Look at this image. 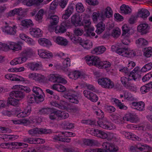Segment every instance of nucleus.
I'll use <instances>...</instances> for the list:
<instances>
[{
	"label": "nucleus",
	"mask_w": 152,
	"mask_h": 152,
	"mask_svg": "<svg viewBox=\"0 0 152 152\" xmlns=\"http://www.w3.org/2000/svg\"><path fill=\"white\" fill-rule=\"evenodd\" d=\"M10 96H14L16 98H23L25 96V94L23 92L20 91H13L10 94Z\"/></svg>",
	"instance_id": "20"
},
{
	"label": "nucleus",
	"mask_w": 152,
	"mask_h": 152,
	"mask_svg": "<svg viewBox=\"0 0 152 152\" xmlns=\"http://www.w3.org/2000/svg\"><path fill=\"white\" fill-rule=\"evenodd\" d=\"M8 48L7 50V51L9 49L13 50L14 52L18 51L21 50L22 47L21 46L18 44L15 43L14 42H11L9 45H7Z\"/></svg>",
	"instance_id": "15"
},
{
	"label": "nucleus",
	"mask_w": 152,
	"mask_h": 152,
	"mask_svg": "<svg viewBox=\"0 0 152 152\" xmlns=\"http://www.w3.org/2000/svg\"><path fill=\"white\" fill-rule=\"evenodd\" d=\"M101 12V20H105L106 18H110L113 15L112 10L109 7H107L104 11L103 10Z\"/></svg>",
	"instance_id": "9"
},
{
	"label": "nucleus",
	"mask_w": 152,
	"mask_h": 152,
	"mask_svg": "<svg viewBox=\"0 0 152 152\" xmlns=\"http://www.w3.org/2000/svg\"><path fill=\"white\" fill-rule=\"evenodd\" d=\"M29 68L33 71H37L39 69L40 65L38 63H29L28 64Z\"/></svg>",
	"instance_id": "37"
},
{
	"label": "nucleus",
	"mask_w": 152,
	"mask_h": 152,
	"mask_svg": "<svg viewBox=\"0 0 152 152\" xmlns=\"http://www.w3.org/2000/svg\"><path fill=\"white\" fill-rule=\"evenodd\" d=\"M144 55L146 57H150L152 56V48L148 47L144 48L143 50Z\"/></svg>",
	"instance_id": "31"
},
{
	"label": "nucleus",
	"mask_w": 152,
	"mask_h": 152,
	"mask_svg": "<svg viewBox=\"0 0 152 152\" xmlns=\"http://www.w3.org/2000/svg\"><path fill=\"white\" fill-rule=\"evenodd\" d=\"M142 147V145L140 143H138L136 145L131 146L130 148V149L133 152L138 151V150L141 151H142L143 149H145V147L143 148Z\"/></svg>",
	"instance_id": "30"
},
{
	"label": "nucleus",
	"mask_w": 152,
	"mask_h": 152,
	"mask_svg": "<svg viewBox=\"0 0 152 152\" xmlns=\"http://www.w3.org/2000/svg\"><path fill=\"white\" fill-rule=\"evenodd\" d=\"M34 0H24L23 3L24 5H26L28 6H31L33 5H35L34 1Z\"/></svg>",
	"instance_id": "57"
},
{
	"label": "nucleus",
	"mask_w": 152,
	"mask_h": 152,
	"mask_svg": "<svg viewBox=\"0 0 152 152\" xmlns=\"http://www.w3.org/2000/svg\"><path fill=\"white\" fill-rule=\"evenodd\" d=\"M98 125L101 127L105 129H111V123L106 118H99L97 121Z\"/></svg>",
	"instance_id": "8"
},
{
	"label": "nucleus",
	"mask_w": 152,
	"mask_h": 152,
	"mask_svg": "<svg viewBox=\"0 0 152 152\" xmlns=\"http://www.w3.org/2000/svg\"><path fill=\"white\" fill-rule=\"evenodd\" d=\"M58 113H57L58 118L57 120H60L65 119L68 118L69 116V114L67 112L63 111L58 110Z\"/></svg>",
	"instance_id": "21"
},
{
	"label": "nucleus",
	"mask_w": 152,
	"mask_h": 152,
	"mask_svg": "<svg viewBox=\"0 0 152 152\" xmlns=\"http://www.w3.org/2000/svg\"><path fill=\"white\" fill-rule=\"evenodd\" d=\"M150 14L149 12L147 10L142 9L139 11L137 16L145 19L147 18L150 15Z\"/></svg>",
	"instance_id": "19"
},
{
	"label": "nucleus",
	"mask_w": 152,
	"mask_h": 152,
	"mask_svg": "<svg viewBox=\"0 0 152 152\" xmlns=\"http://www.w3.org/2000/svg\"><path fill=\"white\" fill-rule=\"evenodd\" d=\"M115 51L116 53L119 55H121L123 56H125L126 53L128 52V48L118 47L117 48Z\"/></svg>",
	"instance_id": "28"
},
{
	"label": "nucleus",
	"mask_w": 152,
	"mask_h": 152,
	"mask_svg": "<svg viewBox=\"0 0 152 152\" xmlns=\"http://www.w3.org/2000/svg\"><path fill=\"white\" fill-rule=\"evenodd\" d=\"M82 17L79 14L73 15L71 17L72 23L75 26H81Z\"/></svg>",
	"instance_id": "10"
},
{
	"label": "nucleus",
	"mask_w": 152,
	"mask_h": 152,
	"mask_svg": "<svg viewBox=\"0 0 152 152\" xmlns=\"http://www.w3.org/2000/svg\"><path fill=\"white\" fill-rule=\"evenodd\" d=\"M83 33V30L81 28H76L74 31V33L77 36L81 35Z\"/></svg>",
	"instance_id": "59"
},
{
	"label": "nucleus",
	"mask_w": 152,
	"mask_h": 152,
	"mask_svg": "<svg viewBox=\"0 0 152 152\" xmlns=\"http://www.w3.org/2000/svg\"><path fill=\"white\" fill-rule=\"evenodd\" d=\"M38 54L40 57L43 58H49L53 56L51 53H48L45 51H43Z\"/></svg>",
	"instance_id": "33"
},
{
	"label": "nucleus",
	"mask_w": 152,
	"mask_h": 152,
	"mask_svg": "<svg viewBox=\"0 0 152 152\" xmlns=\"http://www.w3.org/2000/svg\"><path fill=\"white\" fill-rule=\"evenodd\" d=\"M86 2L89 5L94 6L98 5L99 3L97 0H86Z\"/></svg>",
	"instance_id": "60"
},
{
	"label": "nucleus",
	"mask_w": 152,
	"mask_h": 152,
	"mask_svg": "<svg viewBox=\"0 0 152 152\" xmlns=\"http://www.w3.org/2000/svg\"><path fill=\"white\" fill-rule=\"evenodd\" d=\"M8 98L7 103L14 106H17L18 104L19 100L14 98V96H12Z\"/></svg>",
	"instance_id": "29"
},
{
	"label": "nucleus",
	"mask_w": 152,
	"mask_h": 152,
	"mask_svg": "<svg viewBox=\"0 0 152 152\" xmlns=\"http://www.w3.org/2000/svg\"><path fill=\"white\" fill-rule=\"evenodd\" d=\"M27 101L29 103L32 104L36 102L35 95L32 94L27 96Z\"/></svg>",
	"instance_id": "45"
},
{
	"label": "nucleus",
	"mask_w": 152,
	"mask_h": 152,
	"mask_svg": "<svg viewBox=\"0 0 152 152\" xmlns=\"http://www.w3.org/2000/svg\"><path fill=\"white\" fill-rule=\"evenodd\" d=\"M145 140L148 142L152 141V136L151 134L148 132L145 133L143 135Z\"/></svg>",
	"instance_id": "53"
},
{
	"label": "nucleus",
	"mask_w": 152,
	"mask_h": 152,
	"mask_svg": "<svg viewBox=\"0 0 152 152\" xmlns=\"http://www.w3.org/2000/svg\"><path fill=\"white\" fill-rule=\"evenodd\" d=\"M66 98L68 99L69 101L72 103L77 104L78 103L77 97V95L71 94L69 93H65Z\"/></svg>",
	"instance_id": "13"
},
{
	"label": "nucleus",
	"mask_w": 152,
	"mask_h": 152,
	"mask_svg": "<svg viewBox=\"0 0 152 152\" xmlns=\"http://www.w3.org/2000/svg\"><path fill=\"white\" fill-rule=\"evenodd\" d=\"M81 26H84L85 29H86L88 28H89L91 23L90 21L89 20H83L81 21Z\"/></svg>",
	"instance_id": "52"
},
{
	"label": "nucleus",
	"mask_w": 152,
	"mask_h": 152,
	"mask_svg": "<svg viewBox=\"0 0 152 152\" xmlns=\"http://www.w3.org/2000/svg\"><path fill=\"white\" fill-rule=\"evenodd\" d=\"M71 26L69 20L63 21L60 25L56 26L54 30L56 34H62L66 31V29Z\"/></svg>",
	"instance_id": "3"
},
{
	"label": "nucleus",
	"mask_w": 152,
	"mask_h": 152,
	"mask_svg": "<svg viewBox=\"0 0 152 152\" xmlns=\"http://www.w3.org/2000/svg\"><path fill=\"white\" fill-rule=\"evenodd\" d=\"M101 12L100 13L99 12H94L92 15V18L93 20L95 21H97L98 18H100V19H101Z\"/></svg>",
	"instance_id": "48"
},
{
	"label": "nucleus",
	"mask_w": 152,
	"mask_h": 152,
	"mask_svg": "<svg viewBox=\"0 0 152 152\" xmlns=\"http://www.w3.org/2000/svg\"><path fill=\"white\" fill-rule=\"evenodd\" d=\"M32 91L33 92L36 94V95H39L40 94H43L42 91V89L39 87H34L33 88Z\"/></svg>",
	"instance_id": "55"
},
{
	"label": "nucleus",
	"mask_w": 152,
	"mask_h": 152,
	"mask_svg": "<svg viewBox=\"0 0 152 152\" xmlns=\"http://www.w3.org/2000/svg\"><path fill=\"white\" fill-rule=\"evenodd\" d=\"M120 9L122 12L126 14L131 12V9L128 6L123 4L120 7Z\"/></svg>",
	"instance_id": "26"
},
{
	"label": "nucleus",
	"mask_w": 152,
	"mask_h": 152,
	"mask_svg": "<svg viewBox=\"0 0 152 152\" xmlns=\"http://www.w3.org/2000/svg\"><path fill=\"white\" fill-rule=\"evenodd\" d=\"M58 110L53 109L52 110L49 116V118L52 120H57L58 116Z\"/></svg>",
	"instance_id": "27"
},
{
	"label": "nucleus",
	"mask_w": 152,
	"mask_h": 152,
	"mask_svg": "<svg viewBox=\"0 0 152 152\" xmlns=\"http://www.w3.org/2000/svg\"><path fill=\"white\" fill-rule=\"evenodd\" d=\"M133 80V78H128L124 77H121V81L124 86L126 88L130 90L134 88Z\"/></svg>",
	"instance_id": "6"
},
{
	"label": "nucleus",
	"mask_w": 152,
	"mask_h": 152,
	"mask_svg": "<svg viewBox=\"0 0 152 152\" xmlns=\"http://www.w3.org/2000/svg\"><path fill=\"white\" fill-rule=\"evenodd\" d=\"M33 54L32 50L29 49H26L24 50L20 53L21 56H22L24 58H26L28 57H30V56H31Z\"/></svg>",
	"instance_id": "25"
},
{
	"label": "nucleus",
	"mask_w": 152,
	"mask_h": 152,
	"mask_svg": "<svg viewBox=\"0 0 152 152\" xmlns=\"http://www.w3.org/2000/svg\"><path fill=\"white\" fill-rule=\"evenodd\" d=\"M38 42L40 45L44 46L51 45L50 42L48 39L45 38H40L39 39H38Z\"/></svg>",
	"instance_id": "34"
},
{
	"label": "nucleus",
	"mask_w": 152,
	"mask_h": 152,
	"mask_svg": "<svg viewBox=\"0 0 152 152\" xmlns=\"http://www.w3.org/2000/svg\"><path fill=\"white\" fill-rule=\"evenodd\" d=\"M66 107L68 111L70 112L75 113L79 110V109L77 107L70 104H68Z\"/></svg>",
	"instance_id": "40"
},
{
	"label": "nucleus",
	"mask_w": 152,
	"mask_h": 152,
	"mask_svg": "<svg viewBox=\"0 0 152 152\" xmlns=\"http://www.w3.org/2000/svg\"><path fill=\"white\" fill-rule=\"evenodd\" d=\"M145 104L142 102H140L138 103L137 107L135 109L139 111H142L144 110Z\"/></svg>",
	"instance_id": "54"
},
{
	"label": "nucleus",
	"mask_w": 152,
	"mask_h": 152,
	"mask_svg": "<svg viewBox=\"0 0 152 152\" xmlns=\"http://www.w3.org/2000/svg\"><path fill=\"white\" fill-rule=\"evenodd\" d=\"M52 109H53L49 107L42 108L38 113L40 114H50Z\"/></svg>",
	"instance_id": "38"
},
{
	"label": "nucleus",
	"mask_w": 152,
	"mask_h": 152,
	"mask_svg": "<svg viewBox=\"0 0 152 152\" xmlns=\"http://www.w3.org/2000/svg\"><path fill=\"white\" fill-rule=\"evenodd\" d=\"M30 34L34 37L39 38L42 36V32L38 28H32L30 29Z\"/></svg>",
	"instance_id": "14"
},
{
	"label": "nucleus",
	"mask_w": 152,
	"mask_h": 152,
	"mask_svg": "<svg viewBox=\"0 0 152 152\" xmlns=\"http://www.w3.org/2000/svg\"><path fill=\"white\" fill-rule=\"evenodd\" d=\"M136 55V53L134 51L128 50V52L126 53V56L125 57H134Z\"/></svg>",
	"instance_id": "64"
},
{
	"label": "nucleus",
	"mask_w": 152,
	"mask_h": 152,
	"mask_svg": "<svg viewBox=\"0 0 152 152\" xmlns=\"http://www.w3.org/2000/svg\"><path fill=\"white\" fill-rule=\"evenodd\" d=\"M52 88L60 92H64L66 91V88L64 86L59 84L53 85Z\"/></svg>",
	"instance_id": "24"
},
{
	"label": "nucleus",
	"mask_w": 152,
	"mask_h": 152,
	"mask_svg": "<svg viewBox=\"0 0 152 152\" xmlns=\"http://www.w3.org/2000/svg\"><path fill=\"white\" fill-rule=\"evenodd\" d=\"M125 120L128 121L133 122L135 121V118L134 115L131 114L126 115L125 118Z\"/></svg>",
	"instance_id": "50"
},
{
	"label": "nucleus",
	"mask_w": 152,
	"mask_h": 152,
	"mask_svg": "<svg viewBox=\"0 0 152 152\" xmlns=\"http://www.w3.org/2000/svg\"><path fill=\"white\" fill-rule=\"evenodd\" d=\"M85 144L89 146L95 145L97 143V141L93 140L87 139L84 142Z\"/></svg>",
	"instance_id": "47"
},
{
	"label": "nucleus",
	"mask_w": 152,
	"mask_h": 152,
	"mask_svg": "<svg viewBox=\"0 0 152 152\" xmlns=\"http://www.w3.org/2000/svg\"><path fill=\"white\" fill-rule=\"evenodd\" d=\"M98 84L104 88L107 89L112 88L114 87L113 82L110 79L107 77H102L98 79Z\"/></svg>",
	"instance_id": "2"
},
{
	"label": "nucleus",
	"mask_w": 152,
	"mask_h": 152,
	"mask_svg": "<svg viewBox=\"0 0 152 152\" xmlns=\"http://www.w3.org/2000/svg\"><path fill=\"white\" fill-rule=\"evenodd\" d=\"M152 68V63H149L145 64L142 68L141 71L142 72H145L147 71L150 70Z\"/></svg>",
	"instance_id": "46"
},
{
	"label": "nucleus",
	"mask_w": 152,
	"mask_h": 152,
	"mask_svg": "<svg viewBox=\"0 0 152 152\" xmlns=\"http://www.w3.org/2000/svg\"><path fill=\"white\" fill-rule=\"evenodd\" d=\"M70 78L76 80L81 76V74L79 71H75L72 73H70L68 75Z\"/></svg>",
	"instance_id": "32"
},
{
	"label": "nucleus",
	"mask_w": 152,
	"mask_h": 152,
	"mask_svg": "<svg viewBox=\"0 0 152 152\" xmlns=\"http://www.w3.org/2000/svg\"><path fill=\"white\" fill-rule=\"evenodd\" d=\"M97 29L96 32L98 34H100L105 29V24L103 23L102 21H101L97 25Z\"/></svg>",
	"instance_id": "23"
},
{
	"label": "nucleus",
	"mask_w": 152,
	"mask_h": 152,
	"mask_svg": "<svg viewBox=\"0 0 152 152\" xmlns=\"http://www.w3.org/2000/svg\"><path fill=\"white\" fill-rule=\"evenodd\" d=\"M73 10V7L72 5V4L69 5L68 6L65 11V13L62 16V19H65L64 21L67 20L66 19L69 18L70 16L72 13Z\"/></svg>",
	"instance_id": "12"
},
{
	"label": "nucleus",
	"mask_w": 152,
	"mask_h": 152,
	"mask_svg": "<svg viewBox=\"0 0 152 152\" xmlns=\"http://www.w3.org/2000/svg\"><path fill=\"white\" fill-rule=\"evenodd\" d=\"M44 95V94L43 95L41 94H40L39 95H36V96L35 95L36 102L37 103H38L39 102L43 101L44 100V97L43 96Z\"/></svg>",
	"instance_id": "51"
},
{
	"label": "nucleus",
	"mask_w": 152,
	"mask_h": 152,
	"mask_svg": "<svg viewBox=\"0 0 152 152\" xmlns=\"http://www.w3.org/2000/svg\"><path fill=\"white\" fill-rule=\"evenodd\" d=\"M15 88H18L21 90H23L25 91L26 93H28L31 90L28 87L20 85H16L14 87Z\"/></svg>",
	"instance_id": "43"
},
{
	"label": "nucleus",
	"mask_w": 152,
	"mask_h": 152,
	"mask_svg": "<svg viewBox=\"0 0 152 152\" xmlns=\"http://www.w3.org/2000/svg\"><path fill=\"white\" fill-rule=\"evenodd\" d=\"M50 129H38L35 128L31 129L28 131V134L32 136H34L37 134H48L52 133Z\"/></svg>",
	"instance_id": "7"
},
{
	"label": "nucleus",
	"mask_w": 152,
	"mask_h": 152,
	"mask_svg": "<svg viewBox=\"0 0 152 152\" xmlns=\"http://www.w3.org/2000/svg\"><path fill=\"white\" fill-rule=\"evenodd\" d=\"M106 50V48L103 46L95 48L92 51L93 54H100L103 53Z\"/></svg>",
	"instance_id": "22"
},
{
	"label": "nucleus",
	"mask_w": 152,
	"mask_h": 152,
	"mask_svg": "<svg viewBox=\"0 0 152 152\" xmlns=\"http://www.w3.org/2000/svg\"><path fill=\"white\" fill-rule=\"evenodd\" d=\"M122 29L123 31L122 35L123 36L125 35L126 34L128 33L130 30L129 28L126 25H124L122 27Z\"/></svg>",
	"instance_id": "58"
},
{
	"label": "nucleus",
	"mask_w": 152,
	"mask_h": 152,
	"mask_svg": "<svg viewBox=\"0 0 152 152\" xmlns=\"http://www.w3.org/2000/svg\"><path fill=\"white\" fill-rule=\"evenodd\" d=\"M76 9L79 13L82 12L85 10L83 5L81 3H79L76 5Z\"/></svg>",
	"instance_id": "49"
},
{
	"label": "nucleus",
	"mask_w": 152,
	"mask_h": 152,
	"mask_svg": "<svg viewBox=\"0 0 152 152\" xmlns=\"http://www.w3.org/2000/svg\"><path fill=\"white\" fill-rule=\"evenodd\" d=\"M48 18L49 20L50 24L48 26V30L50 32L54 30L58 21L59 18L56 15L49 16Z\"/></svg>",
	"instance_id": "4"
},
{
	"label": "nucleus",
	"mask_w": 152,
	"mask_h": 152,
	"mask_svg": "<svg viewBox=\"0 0 152 152\" xmlns=\"http://www.w3.org/2000/svg\"><path fill=\"white\" fill-rule=\"evenodd\" d=\"M26 12L21 8H15L10 11L8 13L7 17L13 16L15 14H16L21 16L18 17L17 18L18 20H20L22 19V17H23L24 16Z\"/></svg>",
	"instance_id": "5"
},
{
	"label": "nucleus",
	"mask_w": 152,
	"mask_h": 152,
	"mask_svg": "<svg viewBox=\"0 0 152 152\" xmlns=\"http://www.w3.org/2000/svg\"><path fill=\"white\" fill-rule=\"evenodd\" d=\"M85 58L88 65H94L99 69H106L110 67L111 65V64L108 61H101L100 58L96 56L86 57Z\"/></svg>",
	"instance_id": "1"
},
{
	"label": "nucleus",
	"mask_w": 152,
	"mask_h": 152,
	"mask_svg": "<svg viewBox=\"0 0 152 152\" xmlns=\"http://www.w3.org/2000/svg\"><path fill=\"white\" fill-rule=\"evenodd\" d=\"M44 15V10L42 9L40 10L35 16L36 19L39 23L42 22V16Z\"/></svg>",
	"instance_id": "39"
},
{
	"label": "nucleus",
	"mask_w": 152,
	"mask_h": 152,
	"mask_svg": "<svg viewBox=\"0 0 152 152\" xmlns=\"http://www.w3.org/2000/svg\"><path fill=\"white\" fill-rule=\"evenodd\" d=\"M89 99L92 102H96L98 100V97L95 94L92 93Z\"/></svg>",
	"instance_id": "63"
},
{
	"label": "nucleus",
	"mask_w": 152,
	"mask_h": 152,
	"mask_svg": "<svg viewBox=\"0 0 152 152\" xmlns=\"http://www.w3.org/2000/svg\"><path fill=\"white\" fill-rule=\"evenodd\" d=\"M67 60H65L63 62V66H61V69L63 70H66V68L68 66L70 65V61H69L70 59L68 58H67Z\"/></svg>",
	"instance_id": "44"
},
{
	"label": "nucleus",
	"mask_w": 152,
	"mask_h": 152,
	"mask_svg": "<svg viewBox=\"0 0 152 152\" xmlns=\"http://www.w3.org/2000/svg\"><path fill=\"white\" fill-rule=\"evenodd\" d=\"M136 43L140 46H144L147 45L148 42V41L145 39L140 38L136 40Z\"/></svg>",
	"instance_id": "36"
},
{
	"label": "nucleus",
	"mask_w": 152,
	"mask_h": 152,
	"mask_svg": "<svg viewBox=\"0 0 152 152\" xmlns=\"http://www.w3.org/2000/svg\"><path fill=\"white\" fill-rule=\"evenodd\" d=\"M113 99L114 100V102H115L116 104L119 107L120 109L126 110L127 109V107L122 104L121 102L118 99Z\"/></svg>",
	"instance_id": "41"
},
{
	"label": "nucleus",
	"mask_w": 152,
	"mask_h": 152,
	"mask_svg": "<svg viewBox=\"0 0 152 152\" xmlns=\"http://www.w3.org/2000/svg\"><path fill=\"white\" fill-rule=\"evenodd\" d=\"M68 0H61L59 1V4L60 6L62 8H64L66 5Z\"/></svg>",
	"instance_id": "61"
},
{
	"label": "nucleus",
	"mask_w": 152,
	"mask_h": 152,
	"mask_svg": "<svg viewBox=\"0 0 152 152\" xmlns=\"http://www.w3.org/2000/svg\"><path fill=\"white\" fill-rule=\"evenodd\" d=\"M15 60H16L15 62H16L17 64H20L25 62L26 60V58L21 56L20 57L15 58Z\"/></svg>",
	"instance_id": "56"
},
{
	"label": "nucleus",
	"mask_w": 152,
	"mask_h": 152,
	"mask_svg": "<svg viewBox=\"0 0 152 152\" xmlns=\"http://www.w3.org/2000/svg\"><path fill=\"white\" fill-rule=\"evenodd\" d=\"M13 27L9 26H5L4 31L10 35H14L16 33V30L15 28H16L15 26H13Z\"/></svg>",
	"instance_id": "16"
},
{
	"label": "nucleus",
	"mask_w": 152,
	"mask_h": 152,
	"mask_svg": "<svg viewBox=\"0 0 152 152\" xmlns=\"http://www.w3.org/2000/svg\"><path fill=\"white\" fill-rule=\"evenodd\" d=\"M139 69V67L138 66L135 67L132 71L130 72V74L129 75L130 77L133 78V80L134 81L137 79L138 76L139 78L141 77L140 75L137 74V72Z\"/></svg>",
	"instance_id": "18"
},
{
	"label": "nucleus",
	"mask_w": 152,
	"mask_h": 152,
	"mask_svg": "<svg viewBox=\"0 0 152 152\" xmlns=\"http://www.w3.org/2000/svg\"><path fill=\"white\" fill-rule=\"evenodd\" d=\"M121 32L118 30L113 29L112 31V35L114 37H118L120 34Z\"/></svg>",
	"instance_id": "62"
},
{
	"label": "nucleus",
	"mask_w": 152,
	"mask_h": 152,
	"mask_svg": "<svg viewBox=\"0 0 152 152\" xmlns=\"http://www.w3.org/2000/svg\"><path fill=\"white\" fill-rule=\"evenodd\" d=\"M148 24L146 23H141L137 27L138 31L141 32L142 34H145L148 32L149 29Z\"/></svg>",
	"instance_id": "11"
},
{
	"label": "nucleus",
	"mask_w": 152,
	"mask_h": 152,
	"mask_svg": "<svg viewBox=\"0 0 152 152\" xmlns=\"http://www.w3.org/2000/svg\"><path fill=\"white\" fill-rule=\"evenodd\" d=\"M55 42L59 45L65 46L67 45L68 43V42L66 39L60 36L56 37Z\"/></svg>",
	"instance_id": "17"
},
{
	"label": "nucleus",
	"mask_w": 152,
	"mask_h": 152,
	"mask_svg": "<svg viewBox=\"0 0 152 152\" xmlns=\"http://www.w3.org/2000/svg\"><path fill=\"white\" fill-rule=\"evenodd\" d=\"M21 24L24 27H28L33 26L32 21L30 19H25L21 21Z\"/></svg>",
	"instance_id": "42"
},
{
	"label": "nucleus",
	"mask_w": 152,
	"mask_h": 152,
	"mask_svg": "<svg viewBox=\"0 0 152 152\" xmlns=\"http://www.w3.org/2000/svg\"><path fill=\"white\" fill-rule=\"evenodd\" d=\"M58 2L59 0H54L51 3L50 6V12L54 13V10L56 8Z\"/></svg>",
	"instance_id": "35"
}]
</instances>
